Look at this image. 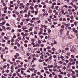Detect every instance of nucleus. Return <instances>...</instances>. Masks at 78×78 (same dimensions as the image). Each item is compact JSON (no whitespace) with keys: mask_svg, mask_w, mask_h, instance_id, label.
Returning <instances> with one entry per match:
<instances>
[{"mask_svg":"<svg viewBox=\"0 0 78 78\" xmlns=\"http://www.w3.org/2000/svg\"><path fill=\"white\" fill-rule=\"evenodd\" d=\"M74 36L73 35H70L68 37V39H73V38Z\"/></svg>","mask_w":78,"mask_h":78,"instance_id":"obj_1","label":"nucleus"},{"mask_svg":"<svg viewBox=\"0 0 78 78\" xmlns=\"http://www.w3.org/2000/svg\"><path fill=\"white\" fill-rule=\"evenodd\" d=\"M58 34L59 37H61L62 36V32H58Z\"/></svg>","mask_w":78,"mask_h":78,"instance_id":"obj_2","label":"nucleus"},{"mask_svg":"<svg viewBox=\"0 0 78 78\" xmlns=\"http://www.w3.org/2000/svg\"><path fill=\"white\" fill-rule=\"evenodd\" d=\"M72 46V43L71 42H69L68 44H67V46L69 47H70L71 46Z\"/></svg>","mask_w":78,"mask_h":78,"instance_id":"obj_3","label":"nucleus"},{"mask_svg":"<svg viewBox=\"0 0 78 78\" xmlns=\"http://www.w3.org/2000/svg\"><path fill=\"white\" fill-rule=\"evenodd\" d=\"M18 17L20 19H22V17H23V15H22V14L19 15L18 16Z\"/></svg>","mask_w":78,"mask_h":78,"instance_id":"obj_4","label":"nucleus"},{"mask_svg":"<svg viewBox=\"0 0 78 78\" xmlns=\"http://www.w3.org/2000/svg\"><path fill=\"white\" fill-rule=\"evenodd\" d=\"M21 6V7H22L23 8H25V7L23 6V3H20V5H18V6Z\"/></svg>","mask_w":78,"mask_h":78,"instance_id":"obj_5","label":"nucleus"},{"mask_svg":"<svg viewBox=\"0 0 78 78\" xmlns=\"http://www.w3.org/2000/svg\"><path fill=\"white\" fill-rule=\"evenodd\" d=\"M48 69H50V68H51V67H54L53 66V65H51V66L48 65Z\"/></svg>","mask_w":78,"mask_h":78,"instance_id":"obj_6","label":"nucleus"},{"mask_svg":"<svg viewBox=\"0 0 78 78\" xmlns=\"http://www.w3.org/2000/svg\"><path fill=\"white\" fill-rule=\"evenodd\" d=\"M76 48V46L75 45H74L72 47L73 50H74Z\"/></svg>","mask_w":78,"mask_h":78,"instance_id":"obj_7","label":"nucleus"},{"mask_svg":"<svg viewBox=\"0 0 78 78\" xmlns=\"http://www.w3.org/2000/svg\"><path fill=\"white\" fill-rule=\"evenodd\" d=\"M73 7L75 9V10H77V9H78V7H77V6H76V5H74Z\"/></svg>","mask_w":78,"mask_h":78,"instance_id":"obj_8","label":"nucleus"},{"mask_svg":"<svg viewBox=\"0 0 78 78\" xmlns=\"http://www.w3.org/2000/svg\"><path fill=\"white\" fill-rule=\"evenodd\" d=\"M17 32H21V31H22V30H21V29H18L17 30Z\"/></svg>","mask_w":78,"mask_h":78,"instance_id":"obj_9","label":"nucleus"},{"mask_svg":"<svg viewBox=\"0 0 78 78\" xmlns=\"http://www.w3.org/2000/svg\"><path fill=\"white\" fill-rule=\"evenodd\" d=\"M30 14H31V11H30L29 10V11L28 14V17H29L30 16Z\"/></svg>","mask_w":78,"mask_h":78,"instance_id":"obj_10","label":"nucleus"},{"mask_svg":"<svg viewBox=\"0 0 78 78\" xmlns=\"http://www.w3.org/2000/svg\"><path fill=\"white\" fill-rule=\"evenodd\" d=\"M6 67H7V66H6V65H4V66H3V70H4V69H5V68H6Z\"/></svg>","mask_w":78,"mask_h":78,"instance_id":"obj_11","label":"nucleus"},{"mask_svg":"<svg viewBox=\"0 0 78 78\" xmlns=\"http://www.w3.org/2000/svg\"><path fill=\"white\" fill-rule=\"evenodd\" d=\"M70 51L71 52H73V53L75 52V51H74V49H71Z\"/></svg>","mask_w":78,"mask_h":78,"instance_id":"obj_12","label":"nucleus"},{"mask_svg":"<svg viewBox=\"0 0 78 78\" xmlns=\"http://www.w3.org/2000/svg\"><path fill=\"white\" fill-rule=\"evenodd\" d=\"M41 56H45V53H44V52H42L41 54Z\"/></svg>","mask_w":78,"mask_h":78,"instance_id":"obj_13","label":"nucleus"},{"mask_svg":"<svg viewBox=\"0 0 78 78\" xmlns=\"http://www.w3.org/2000/svg\"><path fill=\"white\" fill-rule=\"evenodd\" d=\"M38 42L39 44H41L42 42H41V40H38Z\"/></svg>","mask_w":78,"mask_h":78,"instance_id":"obj_14","label":"nucleus"},{"mask_svg":"<svg viewBox=\"0 0 78 78\" xmlns=\"http://www.w3.org/2000/svg\"><path fill=\"white\" fill-rule=\"evenodd\" d=\"M69 61H70V62H73V60L72 58H70Z\"/></svg>","mask_w":78,"mask_h":78,"instance_id":"obj_15","label":"nucleus"},{"mask_svg":"<svg viewBox=\"0 0 78 78\" xmlns=\"http://www.w3.org/2000/svg\"><path fill=\"white\" fill-rule=\"evenodd\" d=\"M37 13H38V12L37 11H35V15H37Z\"/></svg>","mask_w":78,"mask_h":78,"instance_id":"obj_16","label":"nucleus"},{"mask_svg":"<svg viewBox=\"0 0 78 78\" xmlns=\"http://www.w3.org/2000/svg\"><path fill=\"white\" fill-rule=\"evenodd\" d=\"M64 31V29H61L60 30V32H62Z\"/></svg>","mask_w":78,"mask_h":78,"instance_id":"obj_17","label":"nucleus"},{"mask_svg":"<svg viewBox=\"0 0 78 78\" xmlns=\"http://www.w3.org/2000/svg\"><path fill=\"white\" fill-rule=\"evenodd\" d=\"M20 55L19 53H16V55H15V56H19Z\"/></svg>","mask_w":78,"mask_h":78,"instance_id":"obj_18","label":"nucleus"},{"mask_svg":"<svg viewBox=\"0 0 78 78\" xmlns=\"http://www.w3.org/2000/svg\"><path fill=\"white\" fill-rule=\"evenodd\" d=\"M12 75L13 76H16V73H13Z\"/></svg>","mask_w":78,"mask_h":78,"instance_id":"obj_19","label":"nucleus"},{"mask_svg":"<svg viewBox=\"0 0 78 78\" xmlns=\"http://www.w3.org/2000/svg\"><path fill=\"white\" fill-rule=\"evenodd\" d=\"M62 24L63 25H67V23L65 22H62Z\"/></svg>","mask_w":78,"mask_h":78,"instance_id":"obj_20","label":"nucleus"},{"mask_svg":"<svg viewBox=\"0 0 78 78\" xmlns=\"http://www.w3.org/2000/svg\"><path fill=\"white\" fill-rule=\"evenodd\" d=\"M6 23V21H4V22H3L2 23V24L3 25H5V23Z\"/></svg>","mask_w":78,"mask_h":78,"instance_id":"obj_21","label":"nucleus"},{"mask_svg":"<svg viewBox=\"0 0 78 78\" xmlns=\"http://www.w3.org/2000/svg\"><path fill=\"white\" fill-rule=\"evenodd\" d=\"M52 12V11L51 10H49L48 11L49 13H51Z\"/></svg>","mask_w":78,"mask_h":78,"instance_id":"obj_22","label":"nucleus"},{"mask_svg":"<svg viewBox=\"0 0 78 78\" xmlns=\"http://www.w3.org/2000/svg\"><path fill=\"white\" fill-rule=\"evenodd\" d=\"M48 68V66L47 67H44V69H45L46 70H48V69H47Z\"/></svg>","mask_w":78,"mask_h":78,"instance_id":"obj_23","label":"nucleus"},{"mask_svg":"<svg viewBox=\"0 0 78 78\" xmlns=\"http://www.w3.org/2000/svg\"><path fill=\"white\" fill-rule=\"evenodd\" d=\"M15 14H16V15H19V12L17 11H16V12Z\"/></svg>","mask_w":78,"mask_h":78,"instance_id":"obj_24","label":"nucleus"},{"mask_svg":"<svg viewBox=\"0 0 78 78\" xmlns=\"http://www.w3.org/2000/svg\"><path fill=\"white\" fill-rule=\"evenodd\" d=\"M61 28H63V29H64V25H62V26H61Z\"/></svg>","mask_w":78,"mask_h":78,"instance_id":"obj_25","label":"nucleus"},{"mask_svg":"<svg viewBox=\"0 0 78 78\" xmlns=\"http://www.w3.org/2000/svg\"><path fill=\"white\" fill-rule=\"evenodd\" d=\"M1 59L3 58V54H2V55H1Z\"/></svg>","mask_w":78,"mask_h":78,"instance_id":"obj_26","label":"nucleus"},{"mask_svg":"<svg viewBox=\"0 0 78 78\" xmlns=\"http://www.w3.org/2000/svg\"><path fill=\"white\" fill-rule=\"evenodd\" d=\"M63 21H64L65 22H66V18H63L62 20Z\"/></svg>","mask_w":78,"mask_h":78,"instance_id":"obj_27","label":"nucleus"},{"mask_svg":"<svg viewBox=\"0 0 78 78\" xmlns=\"http://www.w3.org/2000/svg\"><path fill=\"white\" fill-rule=\"evenodd\" d=\"M48 20L49 21V22H51V19L49 18Z\"/></svg>","mask_w":78,"mask_h":78,"instance_id":"obj_28","label":"nucleus"},{"mask_svg":"<svg viewBox=\"0 0 78 78\" xmlns=\"http://www.w3.org/2000/svg\"><path fill=\"white\" fill-rule=\"evenodd\" d=\"M59 21H60L61 22V21H62V18L61 17V18L59 19Z\"/></svg>","mask_w":78,"mask_h":78,"instance_id":"obj_29","label":"nucleus"},{"mask_svg":"<svg viewBox=\"0 0 78 78\" xmlns=\"http://www.w3.org/2000/svg\"><path fill=\"white\" fill-rule=\"evenodd\" d=\"M74 24L75 25V26H76V25H77V22H74Z\"/></svg>","mask_w":78,"mask_h":78,"instance_id":"obj_30","label":"nucleus"},{"mask_svg":"<svg viewBox=\"0 0 78 78\" xmlns=\"http://www.w3.org/2000/svg\"><path fill=\"white\" fill-rule=\"evenodd\" d=\"M43 65H44V66H47V64H46V63H45V62H43Z\"/></svg>","mask_w":78,"mask_h":78,"instance_id":"obj_31","label":"nucleus"},{"mask_svg":"<svg viewBox=\"0 0 78 78\" xmlns=\"http://www.w3.org/2000/svg\"><path fill=\"white\" fill-rule=\"evenodd\" d=\"M35 46L36 47H39V44H36L35 45Z\"/></svg>","mask_w":78,"mask_h":78,"instance_id":"obj_32","label":"nucleus"},{"mask_svg":"<svg viewBox=\"0 0 78 78\" xmlns=\"http://www.w3.org/2000/svg\"><path fill=\"white\" fill-rule=\"evenodd\" d=\"M5 49H3V51H2L3 54H5Z\"/></svg>","mask_w":78,"mask_h":78,"instance_id":"obj_33","label":"nucleus"},{"mask_svg":"<svg viewBox=\"0 0 78 78\" xmlns=\"http://www.w3.org/2000/svg\"><path fill=\"white\" fill-rule=\"evenodd\" d=\"M10 7L12 8V7H13L14 6V5H11V4H10Z\"/></svg>","mask_w":78,"mask_h":78,"instance_id":"obj_34","label":"nucleus"},{"mask_svg":"<svg viewBox=\"0 0 78 78\" xmlns=\"http://www.w3.org/2000/svg\"><path fill=\"white\" fill-rule=\"evenodd\" d=\"M31 41L33 42H34V39H33L32 38L31 39Z\"/></svg>","mask_w":78,"mask_h":78,"instance_id":"obj_35","label":"nucleus"},{"mask_svg":"<svg viewBox=\"0 0 78 78\" xmlns=\"http://www.w3.org/2000/svg\"><path fill=\"white\" fill-rule=\"evenodd\" d=\"M55 15H56V16H58V12H56L55 13Z\"/></svg>","mask_w":78,"mask_h":78,"instance_id":"obj_36","label":"nucleus"},{"mask_svg":"<svg viewBox=\"0 0 78 78\" xmlns=\"http://www.w3.org/2000/svg\"><path fill=\"white\" fill-rule=\"evenodd\" d=\"M47 6V5H44L43 7V8H44V9H45V8H46V7Z\"/></svg>","mask_w":78,"mask_h":78,"instance_id":"obj_37","label":"nucleus"},{"mask_svg":"<svg viewBox=\"0 0 78 78\" xmlns=\"http://www.w3.org/2000/svg\"><path fill=\"white\" fill-rule=\"evenodd\" d=\"M22 29H27V27L25 26L23 27H22Z\"/></svg>","mask_w":78,"mask_h":78,"instance_id":"obj_38","label":"nucleus"},{"mask_svg":"<svg viewBox=\"0 0 78 78\" xmlns=\"http://www.w3.org/2000/svg\"><path fill=\"white\" fill-rule=\"evenodd\" d=\"M21 27H22V26H21L20 25H18V28H21Z\"/></svg>","mask_w":78,"mask_h":78,"instance_id":"obj_39","label":"nucleus"},{"mask_svg":"<svg viewBox=\"0 0 78 78\" xmlns=\"http://www.w3.org/2000/svg\"><path fill=\"white\" fill-rule=\"evenodd\" d=\"M38 62H42V60L41 59H40L38 60Z\"/></svg>","mask_w":78,"mask_h":78,"instance_id":"obj_40","label":"nucleus"},{"mask_svg":"<svg viewBox=\"0 0 78 78\" xmlns=\"http://www.w3.org/2000/svg\"><path fill=\"white\" fill-rule=\"evenodd\" d=\"M58 76L59 77V78H62V76L61 75H58Z\"/></svg>","mask_w":78,"mask_h":78,"instance_id":"obj_41","label":"nucleus"},{"mask_svg":"<svg viewBox=\"0 0 78 78\" xmlns=\"http://www.w3.org/2000/svg\"><path fill=\"white\" fill-rule=\"evenodd\" d=\"M17 3H18V5H19V4H20V3H20V1L19 0H18L17 1Z\"/></svg>","mask_w":78,"mask_h":78,"instance_id":"obj_42","label":"nucleus"},{"mask_svg":"<svg viewBox=\"0 0 78 78\" xmlns=\"http://www.w3.org/2000/svg\"><path fill=\"white\" fill-rule=\"evenodd\" d=\"M58 63H60V64H62V63H63V62H62L61 61H60L58 62Z\"/></svg>","mask_w":78,"mask_h":78,"instance_id":"obj_43","label":"nucleus"},{"mask_svg":"<svg viewBox=\"0 0 78 78\" xmlns=\"http://www.w3.org/2000/svg\"><path fill=\"white\" fill-rule=\"evenodd\" d=\"M10 64H12V65H13L14 64V62H9Z\"/></svg>","mask_w":78,"mask_h":78,"instance_id":"obj_44","label":"nucleus"},{"mask_svg":"<svg viewBox=\"0 0 78 78\" xmlns=\"http://www.w3.org/2000/svg\"><path fill=\"white\" fill-rule=\"evenodd\" d=\"M20 24L21 26H23V22H21Z\"/></svg>","mask_w":78,"mask_h":78,"instance_id":"obj_45","label":"nucleus"},{"mask_svg":"<svg viewBox=\"0 0 78 78\" xmlns=\"http://www.w3.org/2000/svg\"><path fill=\"white\" fill-rule=\"evenodd\" d=\"M1 35L2 36H4V35H5V33H4L3 32H2L1 34Z\"/></svg>","mask_w":78,"mask_h":78,"instance_id":"obj_46","label":"nucleus"},{"mask_svg":"<svg viewBox=\"0 0 78 78\" xmlns=\"http://www.w3.org/2000/svg\"><path fill=\"white\" fill-rule=\"evenodd\" d=\"M70 18L71 19H73V16H70Z\"/></svg>","mask_w":78,"mask_h":78,"instance_id":"obj_47","label":"nucleus"},{"mask_svg":"<svg viewBox=\"0 0 78 78\" xmlns=\"http://www.w3.org/2000/svg\"><path fill=\"white\" fill-rule=\"evenodd\" d=\"M47 26H46L45 25L44 26V29H47Z\"/></svg>","mask_w":78,"mask_h":78,"instance_id":"obj_48","label":"nucleus"},{"mask_svg":"<svg viewBox=\"0 0 78 78\" xmlns=\"http://www.w3.org/2000/svg\"><path fill=\"white\" fill-rule=\"evenodd\" d=\"M30 34V35H32V36H33V35H34V34H33V32H31Z\"/></svg>","mask_w":78,"mask_h":78,"instance_id":"obj_49","label":"nucleus"},{"mask_svg":"<svg viewBox=\"0 0 78 78\" xmlns=\"http://www.w3.org/2000/svg\"><path fill=\"white\" fill-rule=\"evenodd\" d=\"M37 75H41V73L40 72H38L37 73Z\"/></svg>","mask_w":78,"mask_h":78,"instance_id":"obj_50","label":"nucleus"},{"mask_svg":"<svg viewBox=\"0 0 78 78\" xmlns=\"http://www.w3.org/2000/svg\"><path fill=\"white\" fill-rule=\"evenodd\" d=\"M63 69H64V70H66V66H64L63 67Z\"/></svg>","mask_w":78,"mask_h":78,"instance_id":"obj_51","label":"nucleus"},{"mask_svg":"<svg viewBox=\"0 0 78 78\" xmlns=\"http://www.w3.org/2000/svg\"><path fill=\"white\" fill-rule=\"evenodd\" d=\"M4 9L5 10H6V9H8V7L6 6H5L4 8Z\"/></svg>","mask_w":78,"mask_h":78,"instance_id":"obj_52","label":"nucleus"},{"mask_svg":"<svg viewBox=\"0 0 78 78\" xmlns=\"http://www.w3.org/2000/svg\"><path fill=\"white\" fill-rule=\"evenodd\" d=\"M18 39H19V40H22V38H21V37H18Z\"/></svg>","mask_w":78,"mask_h":78,"instance_id":"obj_53","label":"nucleus"},{"mask_svg":"<svg viewBox=\"0 0 78 78\" xmlns=\"http://www.w3.org/2000/svg\"><path fill=\"white\" fill-rule=\"evenodd\" d=\"M53 71H54V72H56V71H57V69H53Z\"/></svg>","mask_w":78,"mask_h":78,"instance_id":"obj_54","label":"nucleus"},{"mask_svg":"<svg viewBox=\"0 0 78 78\" xmlns=\"http://www.w3.org/2000/svg\"><path fill=\"white\" fill-rule=\"evenodd\" d=\"M9 76H12V73H10L9 74Z\"/></svg>","mask_w":78,"mask_h":78,"instance_id":"obj_55","label":"nucleus"},{"mask_svg":"<svg viewBox=\"0 0 78 78\" xmlns=\"http://www.w3.org/2000/svg\"><path fill=\"white\" fill-rule=\"evenodd\" d=\"M28 25H30V26H32V25H33V24L30 23H29V24H28Z\"/></svg>","mask_w":78,"mask_h":78,"instance_id":"obj_56","label":"nucleus"},{"mask_svg":"<svg viewBox=\"0 0 78 78\" xmlns=\"http://www.w3.org/2000/svg\"><path fill=\"white\" fill-rule=\"evenodd\" d=\"M4 38L5 39V40H8V37H4Z\"/></svg>","mask_w":78,"mask_h":78,"instance_id":"obj_57","label":"nucleus"},{"mask_svg":"<svg viewBox=\"0 0 78 78\" xmlns=\"http://www.w3.org/2000/svg\"><path fill=\"white\" fill-rule=\"evenodd\" d=\"M78 31L77 30H76L74 31V32H75V33H78Z\"/></svg>","mask_w":78,"mask_h":78,"instance_id":"obj_58","label":"nucleus"},{"mask_svg":"<svg viewBox=\"0 0 78 78\" xmlns=\"http://www.w3.org/2000/svg\"><path fill=\"white\" fill-rule=\"evenodd\" d=\"M71 56V58H75V56H74L73 55H72Z\"/></svg>","mask_w":78,"mask_h":78,"instance_id":"obj_59","label":"nucleus"},{"mask_svg":"<svg viewBox=\"0 0 78 78\" xmlns=\"http://www.w3.org/2000/svg\"><path fill=\"white\" fill-rule=\"evenodd\" d=\"M31 76H30V75H28L27 76V78H30Z\"/></svg>","mask_w":78,"mask_h":78,"instance_id":"obj_60","label":"nucleus"},{"mask_svg":"<svg viewBox=\"0 0 78 78\" xmlns=\"http://www.w3.org/2000/svg\"><path fill=\"white\" fill-rule=\"evenodd\" d=\"M56 57H57V56L55 55H54L53 56V58H56Z\"/></svg>","mask_w":78,"mask_h":78,"instance_id":"obj_61","label":"nucleus"},{"mask_svg":"<svg viewBox=\"0 0 78 78\" xmlns=\"http://www.w3.org/2000/svg\"><path fill=\"white\" fill-rule=\"evenodd\" d=\"M72 76V77L73 78H75L76 77V76L75 75H73Z\"/></svg>","mask_w":78,"mask_h":78,"instance_id":"obj_62","label":"nucleus"},{"mask_svg":"<svg viewBox=\"0 0 78 78\" xmlns=\"http://www.w3.org/2000/svg\"><path fill=\"white\" fill-rule=\"evenodd\" d=\"M24 47H26V48L27 47V44H24Z\"/></svg>","mask_w":78,"mask_h":78,"instance_id":"obj_63","label":"nucleus"},{"mask_svg":"<svg viewBox=\"0 0 78 78\" xmlns=\"http://www.w3.org/2000/svg\"><path fill=\"white\" fill-rule=\"evenodd\" d=\"M26 21H30V19H26Z\"/></svg>","mask_w":78,"mask_h":78,"instance_id":"obj_64","label":"nucleus"}]
</instances>
